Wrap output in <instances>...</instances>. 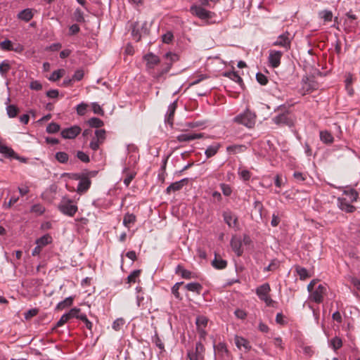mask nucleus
<instances>
[{
  "label": "nucleus",
  "instance_id": "17",
  "mask_svg": "<svg viewBox=\"0 0 360 360\" xmlns=\"http://www.w3.org/2000/svg\"><path fill=\"white\" fill-rule=\"evenodd\" d=\"M338 206L341 210L347 213H352L356 210V207L349 203L346 198H338Z\"/></svg>",
  "mask_w": 360,
  "mask_h": 360
},
{
  "label": "nucleus",
  "instance_id": "43",
  "mask_svg": "<svg viewBox=\"0 0 360 360\" xmlns=\"http://www.w3.org/2000/svg\"><path fill=\"white\" fill-rule=\"evenodd\" d=\"M330 345L334 350H337L342 346V341L340 338L335 337L330 340Z\"/></svg>",
  "mask_w": 360,
  "mask_h": 360
},
{
  "label": "nucleus",
  "instance_id": "16",
  "mask_svg": "<svg viewBox=\"0 0 360 360\" xmlns=\"http://www.w3.org/2000/svg\"><path fill=\"white\" fill-rule=\"evenodd\" d=\"M146 62V68L148 70H152L160 62L159 57L153 53H148L143 56Z\"/></svg>",
  "mask_w": 360,
  "mask_h": 360
},
{
  "label": "nucleus",
  "instance_id": "7",
  "mask_svg": "<svg viewBox=\"0 0 360 360\" xmlns=\"http://www.w3.org/2000/svg\"><path fill=\"white\" fill-rule=\"evenodd\" d=\"M273 121L281 127H292L294 124L295 119L290 114H278L273 119Z\"/></svg>",
  "mask_w": 360,
  "mask_h": 360
},
{
  "label": "nucleus",
  "instance_id": "20",
  "mask_svg": "<svg viewBox=\"0 0 360 360\" xmlns=\"http://www.w3.org/2000/svg\"><path fill=\"white\" fill-rule=\"evenodd\" d=\"M202 137V134L200 133L181 134L176 137V139L179 142H189Z\"/></svg>",
  "mask_w": 360,
  "mask_h": 360
},
{
  "label": "nucleus",
  "instance_id": "1",
  "mask_svg": "<svg viewBox=\"0 0 360 360\" xmlns=\"http://www.w3.org/2000/svg\"><path fill=\"white\" fill-rule=\"evenodd\" d=\"M179 60V56L172 53H167L165 56V62L162 64V68L158 70L157 72L153 73V77L159 79L162 77L165 74L167 73L173 63Z\"/></svg>",
  "mask_w": 360,
  "mask_h": 360
},
{
  "label": "nucleus",
  "instance_id": "25",
  "mask_svg": "<svg viewBox=\"0 0 360 360\" xmlns=\"http://www.w3.org/2000/svg\"><path fill=\"white\" fill-rule=\"evenodd\" d=\"M176 274L180 275L182 278L186 279H191L194 278V274L191 271L185 269L181 265H178L176 266Z\"/></svg>",
  "mask_w": 360,
  "mask_h": 360
},
{
  "label": "nucleus",
  "instance_id": "53",
  "mask_svg": "<svg viewBox=\"0 0 360 360\" xmlns=\"http://www.w3.org/2000/svg\"><path fill=\"white\" fill-rule=\"evenodd\" d=\"M220 188L222 191V193L226 196H229L232 193V189L231 186L226 184H221L220 185Z\"/></svg>",
  "mask_w": 360,
  "mask_h": 360
},
{
  "label": "nucleus",
  "instance_id": "4",
  "mask_svg": "<svg viewBox=\"0 0 360 360\" xmlns=\"http://www.w3.org/2000/svg\"><path fill=\"white\" fill-rule=\"evenodd\" d=\"M271 290L269 283H264L257 288L256 293L258 297L264 301L266 305L271 306L274 302L273 300L269 295Z\"/></svg>",
  "mask_w": 360,
  "mask_h": 360
},
{
  "label": "nucleus",
  "instance_id": "62",
  "mask_svg": "<svg viewBox=\"0 0 360 360\" xmlns=\"http://www.w3.org/2000/svg\"><path fill=\"white\" fill-rule=\"evenodd\" d=\"M69 321L68 318L67 317V315L64 314L59 321L56 323V327L59 328L63 326L65 323H66Z\"/></svg>",
  "mask_w": 360,
  "mask_h": 360
},
{
  "label": "nucleus",
  "instance_id": "15",
  "mask_svg": "<svg viewBox=\"0 0 360 360\" xmlns=\"http://www.w3.org/2000/svg\"><path fill=\"white\" fill-rule=\"evenodd\" d=\"M76 110L77 112H83L84 111L90 110H92L93 112H103L101 107L96 103H92L90 105L86 103H82L77 105Z\"/></svg>",
  "mask_w": 360,
  "mask_h": 360
},
{
  "label": "nucleus",
  "instance_id": "3",
  "mask_svg": "<svg viewBox=\"0 0 360 360\" xmlns=\"http://www.w3.org/2000/svg\"><path fill=\"white\" fill-rule=\"evenodd\" d=\"M191 13L203 20H208L214 15L213 12L205 9L200 6L193 5L190 8Z\"/></svg>",
  "mask_w": 360,
  "mask_h": 360
},
{
  "label": "nucleus",
  "instance_id": "40",
  "mask_svg": "<svg viewBox=\"0 0 360 360\" xmlns=\"http://www.w3.org/2000/svg\"><path fill=\"white\" fill-rule=\"evenodd\" d=\"M87 122L91 127L100 128L103 126V122L97 117H92Z\"/></svg>",
  "mask_w": 360,
  "mask_h": 360
},
{
  "label": "nucleus",
  "instance_id": "10",
  "mask_svg": "<svg viewBox=\"0 0 360 360\" xmlns=\"http://www.w3.org/2000/svg\"><path fill=\"white\" fill-rule=\"evenodd\" d=\"M0 153L3 154L6 158H13L22 162H26L25 158L20 157L11 148L2 144L0 141Z\"/></svg>",
  "mask_w": 360,
  "mask_h": 360
},
{
  "label": "nucleus",
  "instance_id": "30",
  "mask_svg": "<svg viewBox=\"0 0 360 360\" xmlns=\"http://www.w3.org/2000/svg\"><path fill=\"white\" fill-rule=\"evenodd\" d=\"M136 221V216L134 214L127 213L124 216L123 224L127 228H130L131 224Z\"/></svg>",
  "mask_w": 360,
  "mask_h": 360
},
{
  "label": "nucleus",
  "instance_id": "63",
  "mask_svg": "<svg viewBox=\"0 0 360 360\" xmlns=\"http://www.w3.org/2000/svg\"><path fill=\"white\" fill-rule=\"evenodd\" d=\"M235 315L236 316L237 318L240 319H244L247 316L246 312L245 311H243L242 309H238L235 311Z\"/></svg>",
  "mask_w": 360,
  "mask_h": 360
},
{
  "label": "nucleus",
  "instance_id": "12",
  "mask_svg": "<svg viewBox=\"0 0 360 360\" xmlns=\"http://www.w3.org/2000/svg\"><path fill=\"white\" fill-rule=\"evenodd\" d=\"M82 129L77 125L72 126L69 128L63 129L60 132L61 136L64 139H75L77 135L80 134Z\"/></svg>",
  "mask_w": 360,
  "mask_h": 360
},
{
  "label": "nucleus",
  "instance_id": "34",
  "mask_svg": "<svg viewBox=\"0 0 360 360\" xmlns=\"http://www.w3.org/2000/svg\"><path fill=\"white\" fill-rule=\"evenodd\" d=\"M320 139L326 143H331L333 142V136L327 131H321L320 132Z\"/></svg>",
  "mask_w": 360,
  "mask_h": 360
},
{
  "label": "nucleus",
  "instance_id": "38",
  "mask_svg": "<svg viewBox=\"0 0 360 360\" xmlns=\"http://www.w3.org/2000/svg\"><path fill=\"white\" fill-rule=\"evenodd\" d=\"M141 273V270L139 269L133 271L127 277V283L131 284L136 283Z\"/></svg>",
  "mask_w": 360,
  "mask_h": 360
},
{
  "label": "nucleus",
  "instance_id": "64",
  "mask_svg": "<svg viewBox=\"0 0 360 360\" xmlns=\"http://www.w3.org/2000/svg\"><path fill=\"white\" fill-rule=\"evenodd\" d=\"M79 30H80V28H79V25L77 24H74V25H71L69 28L70 34H71V35L78 33L79 32Z\"/></svg>",
  "mask_w": 360,
  "mask_h": 360
},
{
  "label": "nucleus",
  "instance_id": "13",
  "mask_svg": "<svg viewBox=\"0 0 360 360\" xmlns=\"http://www.w3.org/2000/svg\"><path fill=\"white\" fill-rule=\"evenodd\" d=\"M282 56L283 53L280 51L270 50L268 58L270 65L274 68H278L281 64Z\"/></svg>",
  "mask_w": 360,
  "mask_h": 360
},
{
  "label": "nucleus",
  "instance_id": "61",
  "mask_svg": "<svg viewBox=\"0 0 360 360\" xmlns=\"http://www.w3.org/2000/svg\"><path fill=\"white\" fill-rule=\"evenodd\" d=\"M184 283L183 282H180V283H176L172 288V293L174 294V295L176 297V298H179L180 297V295H179V288H180V285H181Z\"/></svg>",
  "mask_w": 360,
  "mask_h": 360
},
{
  "label": "nucleus",
  "instance_id": "26",
  "mask_svg": "<svg viewBox=\"0 0 360 360\" xmlns=\"http://www.w3.org/2000/svg\"><path fill=\"white\" fill-rule=\"evenodd\" d=\"M18 17L22 20L29 22L33 18L32 10L30 8L24 9L18 13Z\"/></svg>",
  "mask_w": 360,
  "mask_h": 360
},
{
  "label": "nucleus",
  "instance_id": "46",
  "mask_svg": "<svg viewBox=\"0 0 360 360\" xmlns=\"http://www.w3.org/2000/svg\"><path fill=\"white\" fill-rule=\"evenodd\" d=\"M319 15L326 22H330L333 18V13L330 11H323L319 13Z\"/></svg>",
  "mask_w": 360,
  "mask_h": 360
},
{
  "label": "nucleus",
  "instance_id": "31",
  "mask_svg": "<svg viewBox=\"0 0 360 360\" xmlns=\"http://www.w3.org/2000/svg\"><path fill=\"white\" fill-rule=\"evenodd\" d=\"M185 288L188 290L196 292L198 294H200L202 289V285L198 283H188L186 285Z\"/></svg>",
  "mask_w": 360,
  "mask_h": 360
},
{
  "label": "nucleus",
  "instance_id": "49",
  "mask_svg": "<svg viewBox=\"0 0 360 360\" xmlns=\"http://www.w3.org/2000/svg\"><path fill=\"white\" fill-rule=\"evenodd\" d=\"M45 211V208L40 204L34 205L31 208V212L38 215H41Z\"/></svg>",
  "mask_w": 360,
  "mask_h": 360
},
{
  "label": "nucleus",
  "instance_id": "45",
  "mask_svg": "<svg viewBox=\"0 0 360 360\" xmlns=\"http://www.w3.org/2000/svg\"><path fill=\"white\" fill-rule=\"evenodd\" d=\"M0 48L6 51H12L13 49V43L8 39H6L0 43Z\"/></svg>",
  "mask_w": 360,
  "mask_h": 360
},
{
  "label": "nucleus",
  "instance_id": "48",
  "mask_svg": "<svg viewBox=\"0 0 360 360\" xmlns=\"http://www.w3.org/2000/svg\"><path fill=\"white\" fill-rule=\"evenodd\" d=\"M60 126L59 124L52 122L49 124L46 127V131L49 134H54L59 131Z\"/></svg>",
  "mask_w": 360,
  "mask_h": 360
},
{
  "label": "nucleus",
  "instance_id": "44",
  "mask_svg": "<svg viewBox=\"0 0 360 360\" xmlns=\"http://www.w3.org/2000/svg\"><path fill=\"white\" fill-rule=\"evenodd\" d=\"M11 69V65L8 61L4 60L0 63V73L1 75H5Z\"/></svg>",
  "mask_w": 360,
  "mask_h": 360
},
{
  "label": "nucleus",
  "instance_id": "51",
  "mask_svg": "<svg viewBox=\"0 0 360 360\" xmlns=\"http://www.w3.org/2000/svg\"><path fill=\"white\" fill-rule=\"evenodd\" d=\"M279 266V262L278 260H272L271 263L264 269V271H274L277 269Z\"/></svg>",
  "mask_w": 360,
  "mask_h": 360
},
{
  "label": "nucleus",
  "instance_id": "33",
  "mask_svg": "<svg viewBox=\"0 0 360 360\" xmlns=\"http://www.w3.org/2000/svg\"><path fill=\"white\" fill-rule=\"evenodd\" d=\"M52 242V238L49 234L44 235L37 240L36 243L39 247L43 248Z\"/></svg>",
  "mask_w": 360,
  "mask_h": 360
},
{
  "label": "nucleus",
  "instance_id": "23",
  "mask_svg": "<svg viewBox=\"0 0 360 360\" xmlns=\"http://www.w3.org/2000/svg\"><path fill=\"white\" fill-rule=\"evenodd\" d=\"M212 265L217 269H224L227 266V262L223 259L219 255L215 254L214 259L212 262Z\"/></svg>",
  "mask_w": 360,
  "mask_h": 360
},
{
  "label": "nucleus",
  "instance_id": "27",
  "mask_svg": "<svg viewBox=\"0 0 360 360\" xmlns=\"http://www.w3.org/2000/svg\"><path fill=\"white\" fill-rule=\"evenodd\" d=\"M219 148V143H214L212 146H208L205 152L207 158H210L215 155L217 153Z\"/></svg>",
  "mask_w": 360,
  "mask_h": 360
},
{
  "label": "nucleus",
  "instance_id": "60",
  "mask_svg": "<svg viewBox=\"0 0 360 360\" xmlns=\"http://www.w3.org/2000/svg\"><path fill=\"white\" fill-rule=\"evenodd\" d=\"M84 75V71L82 70H77V71H75L72 79L73 81H80L83 78Z\"/></svg>",
  "mask_w": 360,
  "mask_h": 360
},
{
  "label": "nucleus",
  "instance_id": "6",
  "mask_svg": "<svg viewBox=\"0 0 360 360\" xmlns=\"http://www.w3.org/2000/svg\"><path fill=\"white\" fill-rule=\"evenodd\" d=\"M59 210L64 214L72 217L77 211V206L70 200H64L58 205Z\"/></svg>",
  "mask_w": 360,
  "mask_h": 360
},
{
  "label": "nucleus",
  "instance_id": "29",
  "mask_svg": "<svg viewBox=\"0 0 360 360\" xmlns=\"http://www.w3.org/2000/svg\"><path fill=\"white\" fill-rule=\"evenodd\" d=\"M224 76L229 77L231 80L238 83L240 86L243 85V79L238 75L236 72H227L224 73Z\"/></svg>",
  "mask_w": 360,
  "mask_h": 360
},
{
  "label": "nucleus",
  "instance_id": "11",
  "mask_svg": "<svg viewBox=\"0 0 360 360\" xmlns=\"http://www.w3.org/2000/svg\"><path fill=\"white\" fill-rule=\"evenodd\" d=\"M208 322V319L205 316H199L196 318V326L198 332L201 338H205L207 333L205 330Z\"/></svg>",
  "mask_w": 360,
  "mask_h": 360
},
{
  "label": "nucleus",
  "instance_id": "41",
  "mask_svg": "<svg viewBox=\"0 0 360 360\" xmlns=\"http://www.w3.org/2000/svg\"><path fill=\"white\" fill-rule=\"evenodd\" d=\"M296 272L299 275L300 278L301 280H304L307 278L309 277V275L308 274L307 270L305 268H304V267L297 266L296 267Z\"/></svg>",
  "mask_w": 360,
  "mask_h": 360
},
{
  "label": "nucleus",
  "instance_id": "52",
  "mask_svg": "<svg viewBox=\"0 0 360 360\" xmlns=\"http://www.w3.org/2000/svg\"><path fill=\"white\" fill-rule=\"evenodd\" d=\"M79 319L83 321L85 324V326L89 329L91 330L93 324L92 323L87 319V316L84 314H81Z\"/></svg>",
  "mask_w": 360,
  "mask_h": 360
},
{
  "label": "nucleus",
  "instance_id": "14",
  "mask_svg": "<svg viewBox=\"0 0 360 360\" xmlns=\"http://www.w3.org/2000/svg\"><path fill=\"white\" fill-rule=\"evenodd\" d=\"M290 44L291 41L290 39V34L286 32L278 37L276 41L273 43V46H281L288 49H290Z\"/></svg>",
  "mask_w": 360,
  "mask_h": 360
},
{
  "label": "nucleus",
  "instance_id": "28",
  "mask_svg": "<svg viewBox=\"0 0 360 360\" xmlns=\"http://www.w3.org/2000/svg\"><path fill=\"white\" fill-rule=\"evenodd\" d=\"M235 343L237 347L239 349L244 347L245 349H249L250 348L249 342L242 337L236 336Z\"/></svg>",
  "mask_w": 360,
  "mask_h": 360
},
{
  "label": "nucleus",
  "instance_id": "47",
  "mask_svg": "<svg viewBox=\"0 0 360 360\" xmlns=\"http://www.w3.org/2000/svg\"><path fill=\"white\" fill-rule=\"evenodd\" d=\"M56 158L59 162L65 163L68 160V155L65 152H58Z\"/></svg>",
  "mask_w": 360,
  "mask_h": 360
},
{
  "label": "nucleus",
  "instance_id": "35",
  "mask_svg": "<svg viewBox=\"0 0 360 360\" xmlns=\"http://www.w3.org/2000/svg\"><path fill=\"white\" fill-rule=\"evenodd\" d=\"M72 303H73V297H67L63 301L59 302L57 304L56 309L58 310H63L65 308L71 306L72 304Z\"/></svg>",
  "mask_w": 360,
  "mask_h": 360
},
{
  "label": "nucleus",
  "instance_id": "42",
  "mask_svg": "<svg viewBox=\"0 0 360 360\" xmlns=\"http://www.w3.org/2000/svg\"><path fill=\"white\" fill-rule=\"evenodd\" d=\"M80 309L79 308H72L70 310L68 313H66L67 317L70 320L72 318H76L79 319V317L80 316Z\"/></svg>",
  "mask_w": 360,
  "mask_h": 360
},
{
  "label": "nucleus",
  "instance_id": "5",
  "mask_svg": "<svg viewBox=\"0 0 360 360\" xmlns=\"http://www.w3.org/2000/svg\"><path fill=\"white\" fill-rule=\"evenodd\" d=\"M326 292V286L323 284H319L314 290L310 292L309 299L316 303H321Z\"/></svg>",
  "mask_w": 360,
  "mask_h": 360
},
{
  "label": "nucleus",
  "instance_id": "36",
  "mask_svg": "<svg viewBox=\"0 0 360 360\" xmlns=\"http://www.w3.org/2000/svg\"><path fill=\"white\" fill-rule=\"evenodd\" d=\"M124 173L125 174V177L123 179V183L128 186L131 181L134 179V178L136 176V173L134 172H129L128 169H125L124 170Z\"/></svg>",
  "mask_w": 360,
  "mask_h": 360
},
{
  "label": "nucleus",
  "instance_id": "58",
  "mask_svg": "<svg viewBox=\"0 0 360 360\" xmlns=\"http://www.w3.org/2000/svg\"><path fill=\"white\" fill-rule=\"evenodd\" d=\"M174 36L171 32H167L162 36V41L165 44H169L173 40Z\"/></svg>",
  "mask_w": 360,
  "mask_h": 360
},
{
  "label": "nucleus",
  "instance_id": "21",
  "mask_svg": "<svg viewBox=\"0 0 360 360\" xmlns=\"http://www.w3.org/2000/svg\"><path fill=\"white\" fill-rule=\"evenodd\" d=\"M231 246L233 251L238 255H242L243 250L242 249V241L237 237H233L231 240Z\"/></svg>",
  "mask_w": 360,
  "mask_h": 360
},
{
  "label": "nucleus",
  "instance_id": "59",
  "mask_svg": "<svg viewBox=\"0 0 360 360\" xmlns=\"http://www.w3.org/2000/svg\"><path fill=\"white\" fill-rule=\"evenodd\" d=\"M30 87L32 90L39 91L42 89V84L37 80L30 82Z\"/></svg>",
  "mask_w": 360,
  "mask_h": 360
},
{
  "label": "nucleus",
  "instance_id": "18",
  "mask_svg": "<svg viewBox=\"0 0 360 360\" xmlns=\"http://www.w3.org/2000/svg\"><path fill=\"white\" fill-rule=\"evenodd\" d=\"M224 220L229 227H236L238 225V217L231 211L223 213Z\"/></svg>",
  "mask_w": 360,
  "mask_h": 360
},
{
  "label": "nucleus",
  "instance_id": "22",
  "mask_svg": "<svg viewBox=\"0 0 360 360\" xmlns=\"http://www.w3.org/2000/svg\"><path fill=\"white\" fill-rule=\"evenodd\" d=\"M90 185L91 181L88 177L82 178L77 186V193L80 194L85 193L89 188Z\"/></svg>",
  "mask_w": 360,
  "mask_h": 360
},
{
  "label": "nucleus",
  "instance_id": "2",
  "mask_svg": "<svg viewBox=\"0 0 360 360\" xmlns=\"http://www.w3.org/2000/svg\"><path fill=\"white\" fill-rule=\"evenodd\" d=\"M106 139V131L103 129H98L95 131V136L92 138L89 148L96 151L99 149L101 145H102Z\"/></svg>",
  "mask_w": 360,
  "mask_h": 360
},
{
  "label": "nucleus",
  "instance_id": "39",
  "mask_svg": "<svg viewBox=\"0 0 360 360\" xmlns=\"http://www.w3.org/2000/svg\"><path fill=\"white\" fill-rule=\"evenodd\" d=\"M343 193L345 195H348L349 197L352 202H356L359 198V193L354 188L345 190Z\"/></svg>",
  "mask_w": 360,
  "mask_h": 360
},
{
  "label": "nucleus",
  "instance_id": "24",
  "mask_svg": "<svg viewBox=\"0 0 360 360\" xmlns=\"http://www.w3.org/2000/svg\"><path fill=\"white\" fill-rule=\"evenodd\" d=\"M214 349L215 354L221 357H224L229 354V351L224 343L219 342L218 345L214 346Z\"/></svg>",
  "mask_w": 360,
  "mask_h": 360
},
{
  "label": "nucleus",
  "instance_id": "54",
  "mask_svg": "<svg viewBox=\"0 0 360 360\" xmlns=\"http://www.w3.org/2000/svg\"><path fill=\"white\" fill-rule=\"evenodd\" d=\"M124 324V320L123 319H117L113 322L112 328L119 330Z\"/></svg>",
  "mask_w": 360,
  "mask_h": 360
},
{
  "label": "nucleus",
  "instance_id": "19",
  "mask_svg": "<svg viewBox=\"0 0 360 360\" xmlns=\"http://www.w3.org/2000/svg\"><path fill=\"white\" fill-rule=\"evenodd\" d=\"M188 183V179H183L179 181H176L170 184L166 189V193L170 194L178 191H180L184 186Z\"/></svg>",
  "mask_w": 360,
  "mask_h": 360
},
{
  "label": "nucleus",
  "instance_id": "8",
  "mask_svg": "<svg viewBox=\"0 0 360 360\" xmlns=\"http://www.w3.org/2000/svg\"><path fill=\"white\" fill-rule=\"evenodd\" d=\"M235 121L238 123L242 124L249 128L252 127L255 124L256 115L255 114H240L235 117Z\"/></svg>",
  "mask_w": 360,
  "mask_h": 360
},
{
  "label": "nucleus",
  "instance_id": "32",
  "mask_svg": "<svg viewBox=\"0 0 360 360\" xmlns=\"http://www.w3.org/2000/svg\"><path fill=\"white\" fill-rule=\"evenodd\" d=\"M65 74V70L64 69H59L55 70L48 79L51 82H56L63 77Z\"/></svg>",
  "mask_w": 360,
  "mask_h": 360
},
{
  "label": "nucleus",
  "instance_id": "55",
  "mask_svg": "<svg viewBox=\"0 0 360 360\" xmlns=\"http://www.w3.org/2000/svg\"><path fill=\"white\" fill-rule=\"evenodd\" d=\"M153 342L155 344V345L161 350H164L165 346L164 344L162 342L160 337L158 335V334H155V335L153 338Z\"/></svg>",
  "mask_w": 360,
  "mask_h": 360
},
{
  "label": "nucleus",
  "instance_id": "57",
  "mask_svg": "<svg viewBox=\"0 0 360 360\" xmlns=\"http://www.w3.org/2000/svg\"><path fill=\"white\" fill-rule=\"evenodd\" d=\"M77 157L83 162H89L90 160L89 155L82 151H78Z\"/></svg>",
  "mask_w": 360,
  "mask_h": 360
},
{
  "label": "nucleus",
  "instance_id": "37",
  "mask_svg": "<svg viewBox=\"0 0 360 360\" xmlns=\"http://www.w3.org/2000/svg\"><path fill=\"white\" fill-rule=\"evenodd\" d=\"M246 147L243 145H232L229 146L226 148V150L228 153H241L245 150Z\"/></svg>",
  "mask_w": 360,
  "mask_h": 360
},
{
  "label": "nucleus",
  "instance_id": "50",
  "mask_svg": "<svg viewBox=\"0 0 360 360\" xmlns=\"http://www.w3.org/2000/svg\"><path fill=\"white\" fill-rule=\"evenodd\" d=\"M256 79L258 83L261 85H266L268 83V79L266 76L261 72H258L256 75Z\"/></svg>",
  "mask_w": 360,
  "mask_h": 360
},
{
  "label": "nucleus",
  "instance_id": "56",
  "mask_svg": "<svg viewBox=\"0 0 360 360\" xmlns=\"http://www.w3.org/2000/svg\"><path fill=\"white\" fill-rule=\"evenodd\" d=\"M38 309H32L28 310L27 312L25 313V319L26 320H29L31 318L35 316L38 314Z\"/></svg>",
  "mask_w": 360,
  "mask_h": 360
},
{
  "label": "nucleus",
  "instance_id": "9",
  "mask_svg": "<svg viewBox=\"0 0 360 360\" xmlns=\"http://www.w3.org/2000/svg\"><path fill=\"white\" fill-rule=\"evenodd\" d=\"M205 347L201 342H197L194 350L188 352L189 360H203Z\"/></svg>",
  "mask_w": 360,
  "mask_h": 360
}]
</instances>
